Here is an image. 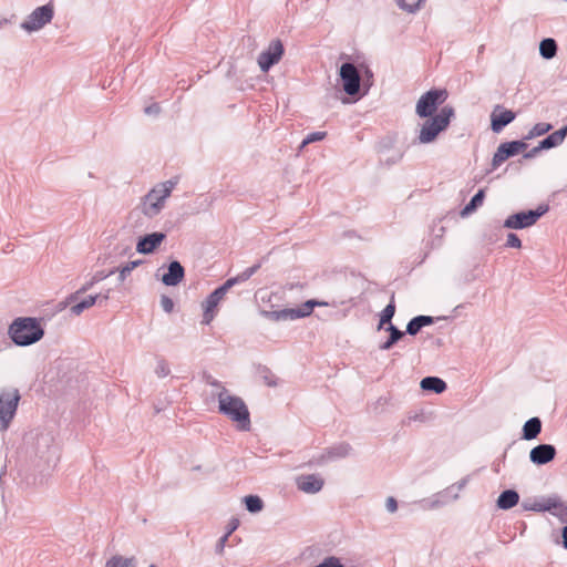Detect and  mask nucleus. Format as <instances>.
<instances>
[{"mask_svg":"<svg viewBox=\"0 0 567 567\" xmlns=\"http://www.w3.org/2000/svg\"><path fill=\"white\" fill-rule=\"evenodd\" d=\"M219 413L228 416L237 423L240 431H249L251 427L250 414L244 400L239 396L229 394L226 388H223L217 394Z\"/></svg>","mask_w":567,"mask_h":567,"instance_id":"1","label":"nucleus"},{"mask_svg":"<svg viewBox=\"0 0 567 567\" xmlns=\"http://www.w3.org/2000/svg\"><path fill=\"white\" fill-rule=\"evenodd\" d=\"M14 344L20 347L31 346L44 336V330L38 319L31 317L17 318L8 331Z\"/></svg>","mask_w":567,"mask_h":567,"instance_id":"2","label":"nucleus"},{"mask_svg":"<svg viewBox=\"0 0 567 567\" xmlns=\"http://www.w3.org/2000/svg\"><path fill=\"white\" fill-rule=\"evenodd\" d=\"M455 115L454 107L443 106L437 114L430 116L423 124L419 134L421 144H429L436 140L439 134L447 128L451 118Z\"/></svg>","mask_w":567,"mask_h":567,"instance_id":"3","label":"nucleus"},{"mask_svg":"<svg viewBox=\"0 0 567 567\" xmlns=\"http://www.w3.org/2000/svg\"><path fill=\"white\" fill-rule=\"evenodd\" d=\"M548 212L547 205H540L536 209L524 210L508 216L503 226L508 229H524L537 223Z\"/></svg>","mask_w":567,"mask_h":567,"instance_id":"4","label":"nucleus"},{"mask_svg":"<svg viewBox=\"0 0 567 567\" xmlns=\"http://www.w3.org/2000/svg\"><path fill=\"white\" fill-rule=\"evenodd\" d=\"M446 97V90L432 89L427 91L416 103V114L422 118L433 116L439 105L442 104Z\"/></svg>","mask_w":567,"mask_h":567,"instance_id":"5","label":"nucleus"},{"mask_svg":"<svg viewBox=\"0 0 567 567\" xmlns=\"http://www.w3.org/2000/svg\"><path fill=\"white\" fill-rule=\"evenodd\" d=\"M19 401L20 393L18 390L7 391L0 394V432H4L9 429L16 415Z\"/></svg>","mask_w":567,"mask_h":567,"instance_id":"6","label":"nucleus"},{"mask_svg":"<svg viewBox=\"0 0 567 567\" xmlns=\"http://www.w3.org/2000/svg\"><path fill=\"white\" fill-rule=\"evenodd\" d=\"M54 16V8L51 3L38 7L21 23V29L31 33L39 31L45 24L50 23Z\"/></svg>","mask_w":567,"mask_h":567,"instance_id":"7","label":"nucleus"},{"mask_svg":"<svg viewBox=\"0 0 567 567\" xmlns=\"http://www.w3.org/2000/svg\"><path fill=\"white\" fill-rule=\"evenodd\" d=\"M167 197L168 193L166 189H161L155 186L143 197L142 213L150 218L157 216L164 208Z\"/></svg>","mask_w":567,"mask_h":567,"instance_id":"8","label":"nucleus"},{"mask_svg":"<svg viewBox=\"0 0 567 567\" xmlns=\"http://www.w3.org/2000/svg\"><path fill=\"white\" fill-rule=\"evenodd\" d=\"M233 288V281H228V279L218 288H216L213 292H210L205 301L203 302L204 315H203V323L209 324L210 321L215 317V309L218 303L224 299L229 289Z\"/></svg>","mask_w":567,"mask_h":567,"instance_id":"9","label":"nucleus"},{"mask_svg":"<svg viewBox=\"0 0 567 567\" xmlns=\"http://www.w3.org/2000/svg\"><path fill=\"white\" fill-rule=\"evenodd\" d=\"M339 74L344 92L350 96L358 94L361 76L357 66L351 62H346L341 65Z\"/></svg>","mask_w":567,"mask_h":567,"instance_id":"10","label":"nucleus"},{"mask_svg":"<svg viewBox=\"0 0 567 567\" xmlns=\"http://www.w3.org/2000/svg\"><path fill=\"white\" fill-rule=\"evenodd\" d=\"M526 148L527 144L524 141H511L501 143L493 156L492 168H497L507 158L517 155L518 153L525 151Z\"/></svg>","mask_w":567,"mask_h":567,"instance_id":"11","label":"nucleus"},{"mask_svg":"<svg viewBox=\"0 0 567 567\" xmlns=\"http://www.w3.org/2000/svg\"><path fill=\"white\" fill-rule=\"evenodd\" d=\"M284 52V44L280 40L271 41L268 49L262 51L258 56V65L261 71H269L271 66L281 60Z\"/></svg>","mask_w":567,"mask_h":567,"instance_id":"12","label":"nucleus"},{"mask_svg":"<svg viewBox=\"0 0 567 567\" xmlns=\"http://www.w3.org/2000/svg\"><path fill=\"white\" fill-rule=\"evenodd\" d=\"M516 114L511 110H505L502 105H495L491 113V128L494 133H499L506 125L512 123Z\"/></svg>","mask_w":567,"mask_h":567,"instance_id":"13","label":"nucleus"},{"mask_svg":"<svg viewBox=\"0 0 567 567\" xmlns=\"http://www.w3.org/2000/svg\"><path fill=\"white\" fill-rule=\"evenodd\" d=\"M165 238L166 235L161 231L142 236L138 238L136 244V251L144 255L152 254L165 240Z\"/></svg>","mask_w":567,"mask_h":567,"instance_id":"14","label":"nucleus"},{"mask_svg":"<svg viewBox=\"0 0 567 567\" xmlns=\"http://www.w3.org/2000/svg\"><path fill=\"white\" fill-rule=\"evenodd\" d=\"M556 447L551 444H539L529 452V460L535 465H545L556 456Z\"/></svg>","mask_w":567,"mask_h":567,"instance_id":"15","label":"nucleus"},{"mask_svg":"<svg viewBox=\"0 0 567 567\" xmlns=\"http://www.w3.org/2000/svg\"><path fill=\"white\" fill-rule=\"evenodd\" d=\"M544 508L564 524L559 532H567V504L559 496H548L547 506Z\"/></svg>","mask_w":567,"mask_h":567,"instance_id":"16","label":"nucleus"},{"mask_svg":"<svg viewBox=\"0 0 567 567\" xmlns=\"http://www.w3.org/2000/svg\"><path fill=\"white\" fill-rule=\"evenodd\" d=\"M351 451L352 446L347 442L334 444L324 450V452L317 458V463L322 464L328 461L344 458L350 455Z\"/></svg>","mask_w":567,"mask_h":567,"instance_id":"17","label":"nucleus"},{"mask_svg":"<svg viewBox=\"0 0 567 567\" xmlns=\"http://www.w3.org/2000/svg\"><path fill=\"white\" fill-rule=\"evenodd\" d=\"M298 489L307 494H316L323 487L324 481L317 474L300 475L296 480Z\"/></svg>","mask_w":567,"mask_h":567,"instance_id":"18","label":"nucleus"},{"mask_svg":"<svg viewBox=\"0 0 567 567\" xmlns=\"http://www.w3.org/2000/svg\"><path fill=\"white\" fill-rule=\"evenodd\" d=\"M185 277V269L178 260L168 264L167 272L163 275L162 282L165 286H177Z\"/></svg>","mask_w":567,"mask_h":567,"instance_id":"19","label":"nucleus"},{"mask_svg":"<svg viewBox=\"0 0 567 567\" xmlns=\"http://www.w3.org/2000/svg\"><path fill=\"white\" fill-rule=\"evenodd\" d=\"M117 269H112L110 271H104V270H100V271H96L92 278L86 281L78 291L71 293L68 298V301L69 302H74L78 300L79 296L86 292L87 290H90L94 285H96L97 282L106 279L107 277L112 276L113 274H115Z\"/></svg>","mask_w":567,"mask_h":567,"instance_id":"20","label":"nucleus"},{"mask_svg":"<svg viewBox=\"0 0 567 567\" xmlns=\"http://www.w3.org/2000/svg\"><path fill=\"white\" fill-rule=\"evenodd\" d=\"M432 323H434L433 317L420 315V316L412 318L408 322L406 330L404 332L410 336H416L421 331L422 328L430 326Z\"/></svg>","mask_w":567,"mask_h":567,"instance_id":"21","label":"nucleus"},{"mask_svg":"<svg viewBox=\"0 0 567 567\" xmlns=\"http://www.w3.org/2000/svg\"><path fill=\"white\" fill-rule=\"evenodd\" d=\"M542 432V421L539 417L534 416L525 422L522 429V439L530 441L536 439Z\"/></svg>","mask_w":567,"mask_h":567,"instance_id":"22","label":"nucleus"},{"mask_svg":"<svg viewBox=\"0 0 567 567\" xmlns=\"http://www.w3.org/2000/svg\"><path fill=\"white\" fill-rule=\"evenodd\" d=\"M421 389L423 391L443 393L446 390V383L439 377H425L421 380Z\"/></svg>","mask_w":567,"mask_h":567,"instance_id":"23","label":"nucleus"},{"mask_svg":"<svg viewBox=\"0 0 567 567\" xmlns=\"http://www.w3.org/2000/svg\"><path fill=\"white\" fill-rule=\"evenodd\" d=\"M383 329H385V331H388L390 336L384 342L379 344V349L382 351L390 350L405 334L404 331L400 330L393 323H390V326H386Z\"/></svg>","mask_w":567,"mask_h":567,"instance_id":"24","label":"nucleus"},{"mask_svg":"<svg viewBox=\"0 0 567 567\" xmlns=\"http://www.w3.org/2000/svg\"><path fill=\"white\" fill-rule=\"evenodd\" d=\"M567 135V130L561 127L560 130L549 134L539 142V148L550 150L560 145Z\"/></svg>","mask_w":567,"mask_h":567,"instance_id":"25","label":"nucleus"},{"mask_svg":"<svg viewBox=\"0 0 567 567\" xmlns=\"http://www.w3.org/2000/svg\"><path fill=\"white\" fill-rule=\"evenodd\" d=\"M519 495L515 489H506L497 498V506L501 509H509L517 505Z\"/></svg>","mask_w":567,"mask_h":567,"instance_id":"26","label":"nucleus"},{"mask_svg":"<svg viewBox=\"0 0 567 567\" xmlns=\"http://www.w3.org/2000/svg\"><path fill=\"white\" fill-rule=\"evenodd\" d=\"M557 50V42L553 38L543 39L539 43V54L546 60L555 58Z\"/></svg>","mask_w":567,"mask_h":567,"instance_id":"27","label":"nucleus"},{"mask_svg":"<svg viewBox=\"0 0 567 567\" xmlns=\"http://www.w3.org/2000/svg\"><path fill=\"white\" fill-rule=\"evenodd\" d=\"M395 313V303H394V295H392L390 302L385 306L380 315V321L378 324V330H382L384 327L390 326L392 323V318Z\"/></svg>","mask_w":567,"mask_h":567,"instance_id":"28","label":"nucleus"},{"mask_svg":"<svg viewBox=\"0 0 567 567\" xmlns=\"http://www.w3.org/2000/svg\"><path fill=\"white\" fill-rule=\"evenodd\" d=\"M105 567H137V560L133 556L113 555L106 560Z\"/></svg>","mask_w":567,"mask_h":567,"instance_id":"29","label":"nucleus"},{"mask_svg":"<svg viewBox=\"0 0 567 567\" xmlns=\"http://www.w3.org/2000/svg\"><path fill=\"white\" fill-rule=\"evenodd\" d=\"M100 297H101V293H97L94 296L90 295V296L85 297L83 300L73 305L70 308L71 313L74 316H80L84 310L93 307L99 301Z\"/></svg>","mask_w":567,"mask_h":567,"instance_id":"30","label":"nucleus"},{"mask_svg":"<svg viewBox=\"0 0 567 567\" xmlns=\"http://www.w3.org/2000/svg\"><path fill=\"white\" fill-rule=\"evenodd\" d=\"M485 198V190L480 189L470 200L468 204L464 206V208L461 210V216L466 217L474 213L484 202Z\"/></svg>","mask_w":567,"mask_h":567,"instance_id":"31","label":"nucleus"},{"mask_svg":"<svg viewBox=\"0 0 567 567\" xmlns=\"http://www.w3.org/2000/svg\"><path fill=\"white\" fill-rule=\"evenodd\" d=\"M553 128V125L549 124V123H545V122H540V123H537L535 124L529 131L528 133L524 136V142L525 141H529V140H533L535 137H538V136H542V135H545L546 133H548L550 130Z\"/></svg>","mask_w":567,"mask_h":567,"instance_id":"32","label":"nucleus"},{"mask_svg":"<svg viewBox=\"0 0 567 567\" xmlns=\"http://www.w3.org/2000/svg\"><path fill=\"white\" fill-rule=\"evenodd\" d=\"M245 506L250 513H258L264 507L262 499L257 495H248L244 498Z\"/></svg>","mask_w":567,"mask_h":567,"instance_id":"33","label":"nucleus"},{"mask_svg":"<svg viewBox=\"0 0 567 567\" xmlns=\"http://www.w3.org/2000/svg\"><path fill=\"white\" fill-rule=\"evenodd\" d=\"M260 268V264H255L254 266L245 269L244 271H241L240 274H238L236 277H233V278H229L228 281H233V287L236 285V284H240V282H244L246 280H248L251 276H254L258 269Z\"/></svg>","mask_w":567,"mask_h":567,"instance_id":"34","label":"nucleus"},{"mask_svg":"<svg viewBox=\"0 0 567 567\" xmlns=\"http://www.w3.org/2000/svg\"><path fill=\"white\" fill-rule=\"evenodd\" d=\"M547 506V497H542L540 499H526L522 503V507L525 511H534V512H545Z\"/></svg>","mask_w":567,"mask_h":567,"instance_id":"35","label":"nucleus"},{"mask_svg":"<svg viewBox=\"0 0 567 567\" xmlns=\"http://www.w3.org/2000/svg\"><path fill=\"white\" fill-rule=\"evenodd\" d=\"M240 539L237 537V534H223V536L219 538V540L216 544V553L221 554L226 544H229V546H233L237 544Z\"/></svg>","mask_w":567,"mask_h":567,"instance_id":"36","label":"nucleus"},{"mask_svg":"<svg viewBox=\"0 0 567 567\" xmlns=\"http://www.w3.org/2000/svg\"><path fill=\"white\" fill-rule=\"evenodd\" d=\"M328 302L326 301H318L315 299L306 301L301 307L297 308L300 313H302V318L308 317L313 311L315 307H327Z\"/></svg>","mask_w":567,"mask_h":567,"instance_id":"37","label":"nucleus"},{"mask_svg":"<svg viewBox=\"0 0 567 567\" xmlns=\"http://www.w3.org/2000/svg\"><path fill=\"white\" fill-rule=\"evenodd\" d=\"M258 372L268 386H276L278 384L277 377L267 367H259Z\"/></svg>","mask_w":567,"mask_h":567,"instance_id":"38","label":"nucleus"},{"mask_svg":"<svg viewBox=\"0 0 567 567\" xmlns=\"http://www.w3.org/2000/svg\"><path fill=\"white\" fill-rule=\"evenodd\" d=\"M398 6L408 11V12H415L421 3L423 2V0H395Z\"/></svg>","mask_w":567,"mask_h":567,"instance_id":"39","label":"nucleus"},{"mask_svg":"<svg viewBox=\"0 0 567 567\" xmlns=\"http://www.w3.org/2000/svg\"><path fill=\"white\" fill-rule=\"evenodd\" d=\"M169 372H171V370H169L167 362L164 359H159L157 361V365L155 369V373L157 374V377L165 378L169 374Z\"/></svg>","mask_w":567,"mask_h":567,"instance_id":"40","label":"nucleus"},{"mask_svg":"<svg viewBox=\"0 0 567 567\" xmlns=\"http://www.w3.org/2000/svg\"><path fill=\"white\" fill-rule=\"evenodd\" d=\"M315 567H344L340 559L334 556H329L324 558L320 564Z\"/></svg>","mask_w":567,"mask_h":567,"instance_id":"41","label":"nucleus"},{"mask_svg":"<svg viewBox=\"0 0 567 567\" xmlns=\"http://www.w3.org/2000/svg\"><path fill=\"white\" fill-rule=\"evenodd\" d=\"M326 134H327L326 132H313V133L308 134L307 137L301 143V147H303L310 143L323 140L326 137Z\"/></svg>","mask_w":567,"mask_h":567,"instance_id":"42","label":"nucleus"},{"mask_svg":"<svg viewBox=\"0 0 567 567\" xmlns=\"http://www.w3.org/2000/svg\"><path fill=\"white\" fill-rule=\"evenodd\" d=\"M284 321L302 318V313L297 308L282 309Z\"/></svg>","mask_w":567,"mask_h":567,"instance_id":"43","label":"nucleus"},{"mask_svg":"<svg viewBox=\"0 0 567 567\" xmlns=\"http://www.w3.org/2000/svg\"><path fill=\"white\" fill-rule=\"evenodd\" d=\"M506 247L520 248L522 247V240L518 238V236L516 234L509 233L507 235Z\"/></svg>","mask_w":567,"mask_h":567,"instance_id":"44","label":"nucleus"},{"mask_svg":"<svg viewBox=\"0 0 567 567\" xmlns=\"http://www.w3.org/2000/svg\"><path fill=\"white\" fill-rule=\"evenodd\" d=\"M161 306L163 310L167 313H171L174 309V301L166 295L161 297Z\"/></svg>","mask_w":567,"mask_h":567,"instance_id":"45","label":"nucleus"},{"mask_svg":"<svg viewBox=\"0 0 567 567\" xmlns=\"http://www.w3.org/2000/svg\"><path fill=\"white\" fill-rule=\"evenodd\" d=\"M262 315L272 321H284L282 309L274 311H262Z\"/></svg>","mask_w":567,"mask_h":567,"instance_id":"46","label":"nucleus"},{"mask_svg":"<svg viewBox=\"0 0 567 567\" xmlns=\"http://www.w3.org/2000/svg\"><path fill=\"white\" fill-rule=\"evenodd\" d=\"M204 380L205 382L208 384V385H212L214 388H218L220 389V391H223V384L220 381L216 380L215 378H213L210 374H205L204 375Z\"/></svg>","mask_w":567,"mask_h":567,"instance_id":"47","label":"nucleus"},{"mask_svg":"<svg viewBox=\"0 0 567 567\" xmlns=\"http://www.w3.org/2000/svg\"><path fill=\"white\" fill-rule=\"evenodd\" d=\"M176 184H177V182L171 179V181H167V182H164V183H161V184L156 185V187L161 188V189H166L167 193H168V196H169L172 190L176 186Z\"/></svg>","mask_w":567,"mask_h":567,"instance_id":"48","label":"nucleus"},{"mask_svg":"<svg viewBox=\"0 0 567 567\" xmlns=\"http://www.w3.org/2000/svg\"><path fill=\"white\" fill-rule=\"evenodd\" d=\"M386 511L390 513H394L398 509V502L394 497L389 496L385 501Z\"/></svg>","mask_w":567,"mask_h":567,"instance_id":"49","label":"nucleus"},{"mask_svg":"<svg viewBox=\"0 0 567 567\" xmlns=\"http://www.w3.org/2000/svg\"><path fill=\"white\" fill-rule=\"evenodd\" d=\"M145 114L147 115H157L161 112L159 104L153 103L144 109Z\"/></svg>","mask_w":567,"mask_h":567,"instance_id":"50","label":"nucleus"},{"mask_svg":"<svg viewBox=\"0 0 567 567\" xmlns=\"http://www.w3.org/2000/svg\"><path fill=\"white\" fill-rule=\"evenodd\" d=\"M540 151H543V148H539V144H538L537 146L533 147L528 152L524 153L523 158H525V159L534 158L538 155V153Z\"/></svg>","mask_w":567,"mask_h":567,"instance_id":"51","label":"nucleus"},{"mask_svg":"<svg viewBox=\"0 0 567 567\" xmlns=\"http://www.w3.org/2000/svg\"><path fill=\"white\" fill-rule=\"evenodd\" d=\"M131 272L132 270L127 265L123 266L121 269H118V280L124 281Z\"/></svg>","mask_w":567,"mask_h":567,"instance_id":"52","label":"nucleus"},{"mask_svg":"<svg viewBox=\"0 0 567 567\" xmlns=\"http://www.w3.org/2000/svg\"><path fill=\"white\" fill-rule=\"evenodd\" d=\"M239 527V519L238 518H231L227 524V530L226 532H235Z\"/></svg>","mask_w":567,"mask_h":567,"instance_id":"53","label":"nucleus"},{"mask_svg":"<svg viewBox=\"0 0 567 567\" xmlns=\"http://www.w3.org/2000/svg\"><path fill=\"white\" fill-rule=\"evenodd\" d=\"M561 537H563V540H561V545L564 546V548L567 549V534H561ZM553 542L556 544V545H559L560 544V540H559V537L556 536Z\"/></svg>","mask_w":567,"mask_h":567,"instance_id":"54","label":"nucleus"},{"mask_svg":"<svg viewBox=\"0 0 567 567\" xmlns=\"http://www.w3.org/2000/svg\"><path fill=\"white\" fill-rule=\"evenodd\" d=\"M141 264H142V260H133V261H128L126 265L130 267L131 270H134Z\"/></svg>","mask_w":567,"mask_h":567,"instance_id":"55","label":"nucleus"},{"mask_svg":"<svg viewBox=\"0 0 567 567\" xmlns=\"http://www.w3.org/2000/svg\"><path fill=\"white\" fill-rule=\"evenodd\" d=\"M109 298H110V289H109L104 295H101V297L99 298V300H104V301H106Z\"/></svg>","mask_w":567,"mask_h":567,"instance_id":"56","label":"nucleus"},{"mask_svg":"<svg viewBox=\"0 0 567 567\" xmlns=\"http://www.w3.org/2000/svg\"><path fill=\"white\" fill-rule=\"evenodd\" d=\"M467 483L466 478H463L461 482L457 483V488L462 489Z\"/></svg>","mask_w":567,"mask_h":567,"instance_id":"57","label":"nucleus"},{"mask_svg":"<svg viewBox=\"0 0 567 567\" xmlns=\"http://www.w3.org/2000/svg\"><path fill=\"white\" fill-rule=\"evenodd\" d=\"M420 419H421V415H419V414H415L414 416H409V417H408L409 423H410L411 421H416V420H420Z\"/></svg>","mask_w":567,"mask_h":567,"instance_id":"58","label":"nucleus"},{"mask_svg":"<svg viewBox=\"0 0 567 567\" xmlns=\"http://www.w3.org/2000/svg\"><path fill=\"white\" fill-rule=\"evenodd\" d=\"M494 471H495L496 473H498V472H499L498 466H495Z\"/></svg>","mask_w":567,"mask_h":567,"instance_id":"59","label":"nucleus"},{"mask_svg":"<svg viewBox=\"0 0 567 567\" xmlns=\"http://www.w3.org/2000/svg\"><path fill=\"white\" fill-rule=\"evenodd\" d=\"M150 567H157V565H155V564H151V565H150Z\"/></svg>","mask_w":567,"mask_h":567,"instance_id":"60","label":"nucleus"}]
</instances>
